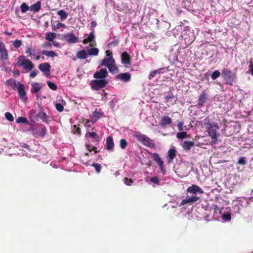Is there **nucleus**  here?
Masks as SVG:
<instances>
[{"mask_svg":"<svg viewBox=\"0 0 253 253\" xmlns=\"http://www.w3.org/2000/svg\"><path fill=\"white\" fill-rule=\"evenodd\" d=\"M187 194L189 193L192 194L191 196L187 195L185 199L183 200L179 206H182L187 204H191L197 202L200 199V197L197 196V194H202L204 193L202 189L199 186L196 185H192V186L188 187L186 190Z\"/></svg>","mask_w":253,"mask_h":253,"instance_id":"nucleus-1","label":"nucleus"},{"mask_svg":"<svg viewBox=\"0 0 253 253\" xmlns=\"http://www.w3.org/2000/svg\"><path fill=\"white\" fill-rule=\"evenodd\" d=\"M106 56L102 61L101 65L107 67L110 72L115 74L119 72L118 67L115 64V59L113 58L112 52L110 50L106 51Z\"/></svg>","mask_w":253,"mask_h":253,"instance_id":"nucleus-2","label":"nucleus"},{"mask_svg":"<svg viewBox=\"0 0 253 253\" xmlns=\"http://www.w3.org/2000/svg\"><path fill=\"white\" fill-rule=\"evenodd\" d=\"M17 65L19 67H22L27 72L31 71L34 67V64L26 57L21 55L18 57Z\"/></svg>","mask_w":253,"mask_h":253,"instance_id":"nucleus-3","label":"nucleus"},{"mask_svg":"<svg viewBox=\"0 0 253 253\" xmlns=\"http://www.w3.org/2000/svg\"><path fill=\"white\" fill-rule=\"evenodd\" d=\"M133 136L138 141L141 142L145 146L150 148H154L155 146V144L153 142V140L145 134L136 133L134 134Z\"/></svg>","mask_w":253,"mask_h":253,"instance_id":"nucleus-4","label":"nucleus"},{"mask_svg":"<svg viewBox=\"0 0 253 253\" xmlns=\"http://www.w3.org/2000/svg\"><path fill=\"white\" fill-rule=\"evenodd\" d=\"M221 74L223 78L227 84L232 85L233 83L236 81V74L232 72L230 69H224L222 71Z\"/></svg>","mask_w":253,"mask_h":253,"instance_id":"nucleus-5","label":"nucleus"},{"mask_svg":"<svg viewBox=\"0 0 253 253\" xmlns=\"http://www.w3.org/2000/svg\"><path fill=\"white\" fill-rule=\"evenodd\" d=\"M8 83H10L11 84H13L17 87L19 97L23 101L27 100V97L25 91V87L23 84H21L19 82L15 80H9L7 81Z\"/></svg>","mask_w":253,"mask_h":253,"instance_id":"nucleus-6","label":"nucleus"},{"mask_svg":"<svg viewBox=\"0 0 253 253\" xmlns=\"http://www.w3.org/2000/svg\"><path fill=\"white\" fill-rule=\"evenodd\" d=\"M218 129L219 127L216 125H211L208 128L209 135L211 138V144H215L217 142V130Z\"/></svg>","mask_w":253,"mask_h":253,"instance_id":"nucleus-7","label":"nucleus"},{"mask_svg":"<svg viewBox=\"0 0 253 253\" xmlns=\"http://www.w3.org/2000/svg\"><path fill=\"white\" fill-rule=\"evenodd\" d=\"M108 83V81L105 79L93 80L90 83L91 88L93 90H98L104 87Z\"/></svg>","mask_w":253,"mask_h":253,"instance_id":"nucleus-8","label":"nucleus"},{"mask_svg":"<svg viewBox=\"0 0 253 253\" xmlns=\"http://www.w3.org/2000/svg\"><path fill=\"white\" fill-rule=\"evenodd\" d=\"M151 154L153 156L154 160L157 163V164L160 167L162 173L163 174H165L166 172V168L164 164V162L160 157L159 155L157 153H152Z\"/></svg>","mask_w":253,"mask_h":253,"instance_id":"nucleus-9","label":"nucleus"},{"mask_svg":"<svg viewBox=\"0 0 253 253\" xmlns=\"http://www.w3.org/2000/svg\"><path fill=\"white\" fill-rule=\"evenodd\" d=\"M39 69L43 73L44 75L48 77L50 75L51 66L48 63H43L39 65Z\"/></svg>","mask_w":253,"mask_h":253,"instance_id":"nucleus-10","label":"nucleus"},{"mask_svg":"<svg viewBox=\"0 0 253 253\" xmlns=\"http://www.w3.org/2000/svg\"><path fill=\"white\" fill-rule=\"evenodd\" d=\"M46 127L43 125L35 128L33 130V134L41 137H43L46 133Z\"/></svg>","mask_w":253,"mask_h":253,"instance_id":"nucleus-11","label":"nucleus"},{"mask_svg":"<svg viewBox=\"0 0 253 253\" xmlns=\"http://www.w3.org/2000/svg\"><path fill=\"white\" fill-rule=\"evenodd\" d=\"M108 74L107 69H101L94 74L93 77L96 79H105V78L107 77Z\"/></svg>","mask_w":253,"mask_h":253,"instance_id":"nucleus-12","label":"nucleus"},{"mask_svg":"<svg viewBox=\"0 0 253 253\" xmlns=\"http://www.w3.org/2000/svg\"><path fill=\"white\" fill-rule=\"evenodd\" d=\"M0 57L3 60H7L8 57V51L2 42H0Z\"/></svg>","mask_w":253,"mask_h":253,"instance_id":"nucleus-13","label":"nucleus"},{"mask_svg":"<svg viewBox=\"0 0 253 253\" xmlns=\"http://www.w3.org/2000/svg\"><path fill=\"white\" fill-rule=\"evenodd\" d=\"M208 99V95L205 90L203 91L200 94L198 99V105L199 108H201L204 106V104L206 103Z\"/></svg>","mask_w":253,"mask_h":253,"instance_id":"nucleus-14","label":"nucleus"},{"mask_svg":"<svg viewBox=\"0 0 253 253\" xmlns=\"http://www.w3.org/2000/svg\"><path fill=\"white\" fill-rule=\"evenodd\" d=\"M117 78L124 83H127L131 79V74L127 72L121 73L117 76Z\"/></svg>","mask_w":253,"mask_h":253,"instance_id":"nucleus-15","label":"nucleus"},{"mask_svg":"<svg viewBox=\"0 0 253 253\" xmlns=\"http://www.w3.org/2000/svg\"><path fill=\"white\" fill-rule=\"evenodd\" d=\"M49 116L43 110H41L39 112L36 116V120L37 121H38L39 119H40L42 122L46 123L49 121Z\"/></svg>","mask_w":253,"mask_h":253,"instance_id":"nucleus-16","label":"nucleus"},{"mask_svg":"<svg viewBox=\"0 0 253 253\" xmlns=\"http://www.w3.org/2000/svg\"><path fill=\"white\" fill-rule=\"evenodd\" d=\"M103 114L104 113L102 111H98L97 109H96L93 112L92 115L91 117V122L93 124L95 122H97V120L103 115Z\"/></svg>","mask_w":253,"mask_h":253,"instance_id":"nucleus-17","label":"nucleus"},{"mask_svg":"<svg viewBox=\"0 0 253 253\" xmlns=\"http://www.w3.org/2000/svg\"><path fill=\"white\" fill-rule=\"evenodd\" d=\"M130 56L126 52H124L121 55V62L124 65H128L130 63Z\"/></svg>","mask_w":253,"mask_h":253,"instance_id":"nucleus-18","label":"nucleus"},{"mask_svg":"<svg viewBox=\"0 0 253 253\" xmlns=\"http://www.w3.org/2000/svg\"><path fill=\"white\" fill-rule=\"evenodd\" d=\"M172 123L171 119L167 116H164L162 117L159 125L162 127H165L168 125H170Z\"/></svg>","mask_w":253,"mask_h":253,"instance_id":"nucleus-19","label":"nucleus"},{"mask_svg":"<svg viewBox=\"0 0 253 253\" xmlns=\"http://www.w3.org/2000/svg\"><path fill=\"white\" fill-rule=\"evenodd\" d=\"M235 125H227L224 126V130L228 135H232L236 132Z\"/></svg>","mask_w":253,"mask_h":253,"instance_id":"nucleus-20","label":"nucleus"},{"mask_svg":"<svg viewBox=\"0 0 253 253\" xmlns=\"http://www.w3.org/2000/svg\"><path fill=\"white\" fill-rule=\"evenodd\" d=\"M67 41L69 43H76L78 42V38L73 33L68 34L66 36Z\"/></svg>","mask_w":253,"mask_h":253,"instance_id":"nucleus-21","label":"nucleus"},{"mask_svg":"<svg viewBox=\"0 0 253 253\" xmlns=\"http://www.w3.org/2000/svg\"><path fill=\"white\" fill-rule=\"evenodd\" d=\"M176 156V150L174 148H170L168 151V162H171Z\"/></svg>","mask_w":253,"mask_h":253,"instance_id":"nucleus-22","label":"nucleus"},{"mask_svg":"<svg viewBox=\"0 0 253 253\" xmlns=\"http://www.w3.org/2000/svg\"><path fill=\"white\" fill-rule=\"evenodd\" d=\"M41 8V3L40 1H37L36 3L32 4L30 7V10L32 12H38Z\"/></svg>","mask_w":253,"mask_h":253,"instance_id":"nucleus-23","label":"nucleus"},{"mask_svg":"<svg viewBox=\"0 0 253 253\" xmlns=\"http://www.w3.org/2000/svg\"><path fill=\"white\" fill-rule=\"evenodd\" d=\"M32 88L31 92L32 93L38 92L41 89L42 86L38 83H34L31 84Z\"/></svg>","mask_w":253,"mask_h":253,"instance_id":"nucleus-24","label":"nucleus"},{"mask_svg":"<svg viewBox=\"0 0 253 253\" xmlns=\"http://www.w3.org/2000/svg\"><path fill=\"white\" fill-rule=\"evenodd\" d=\"M107 147V150H110L113 149L114 146V143L113 139L112 136H108L106 139Z\"/></svg>","mask_w":253,"mask_h":253,"instance_id":"nucleus-25","label":"nucleus"},{"mask_svg":"<svg viewBox=\"0 0 253 253\" xmlns=\"http://www.w3.org/2000/svg\"><path fill=\"white\" fill-rule=\"evenodd\" d=\"M194 145V142L191 141H185L183 143L182 146L184 150H189Z\"/></svg>","mask_w":253,"mask_h":253,"instance_id":"nucleus-26","label":"nucleus"},{"mask_svg":"<svg viewBox=\"0 0 253 253\" xmlns=\"http://www.w3.org/2000/svg\"><path fill=\"white\" fill-rule=\"evenodd\" d=\"M77 56L79 59H84L87 57V54L85 50H81L77 52Z\"/></svg>","mask_w":253,"mask_h":253,"instance_id":"nucleus-27","label":"nucleus"},{"mask_svg":"<svg viewBox=\"0 0 253 253\" xmlns=\"http://www.w3.org/2000/svg\"><path fill=\"white\" fill-rule=\"evenodd\" d=\"M87 137H90L95 139L96 141H99V137L98 134L95 132H88L86 134Z\"/></svg>","mask_w":253,"mask_h":253,"instance_id":"nucleus-28","label":"nucleus"},{"mask_svg":"<svg viewBox=\"0 0 253 253\" xmlns=\"http://www.w3.org/2000/svg\"><path fill=\"white\" fill-rule=\"evenodd\" d=\"M42 53L48 57H53L58 56L57 54L53 51L42 50Z\"/></svg>","mask_w":253,"mask_h":253,"instance_id":"nucleus-29","label":"nucleus"},{"mask_svg":"<svg viewBox=\"0 0 253 253\" xmlns=\"http://www.w3.org/2000/svg\"><path fill=\"white\" fill-rule=\"evenodd\" d=\"M57 14L60 17V20L63 21L67 18L68 14L64 10H60L57 12Z\"/></svg>","mask_w":253,"mask_h":253,"instance_id":"nucleus-30","label":"nucleus"},{"mask_svg":"<svg viewBox=\"0 0 253 253\" xmlns=\"http://www.w3.org/2000/svg\"><path fill=\"white\" fill-rule=\"evenodd\" d=\"M87 52L90 55L96 56L98 54L99 50L97 48L93 47L88 49Z\"/></svg>","mask_w":253,"mask_h":253,"instance_id":"nucleus-31","label":"nucleus"},{"mask_svg":"<svg viewBox=\"0 0 253 253\" xmlns=\"http://www.w3.org/2000/svg\"><path fill=\"white\" fill-rule=\"evenodd\" d=\"M25 53L28 54V56H36V50L34 48H31L30 47H27Z\"/></svg>","mask_w":253,"mask_h":253,"instance_id":"nucleus-32","label":"nucleus"},{"mask_svg":"<svg viewBox=\"0 0 253 253\" xmlns=\"http://www.w3.org/2000/svg\"><path fill=\"white\" fill-rule=\"evenodd\" d=\"M56 34L54 33H47L45 37V39L49 42H51L56 37Z\"/></svg>","mask_w":253,"mask_h":253,"instance_id":"nucleus-33","label":"nucleus"},{"mask_svg":"<svg viewBox=\"0 0 253 253\" xmlns=\"http://www.w3.org/2000/svg\"><path fill=\"white\" fill-rule=\"evenodd\" d=\"M16 122L17 123H24L25 124H29V121L27 120V119L26 118L22 117H18L16 119Z\"/></svg>","mask_w":253,"mask_h":253,"instance_id":"nucleus-34","label":"nucleus"},{"mask_svg":"<svg viewBox=\"0 0 253 253\" xmlns=\"http://www.w3.org/2000/svg\"><path fill=\"white\" fill-rule=\"evenodd\" d=\"M20 8L21 12L22 13H25L30 9V7L25 2H23L21 5Z\"/></svg>","mask_w":253,"mask_h":253,"instance_id":"nucleus-35","label":"nucleus"},{"mask_svg":"<svg viewBox=\"0 0 253 253\" xmlns=\"http://www.w3.org/2000/svg\"><path fill=\"white\" fill-rule=\"evenodd\" d=\"M47 84L48 86L53 90H56L57 88L56 84L51 81H47Z\"/></svg>","mask_w":253,"mask_h":253,"instance_id":"nucleus-36","label":"nucleus"},{"mask_svg":"<svg viewBox=\"0 0 253 253\" xmlns=\"http://www.w3.org/2000/svg\"><path fill=\"white\" fill-rule=\"evenodd\" d=\"M127 145V142L125 139L120 140V147L122 149H125Z\"/></svg>","mask_w":253,"mask_h":253,"instance_id":"nucleus-37","label":"nucleus"},{"mask_svg":"<svg viewBox=\"0 0 253 253\" xmlns=\"http://www.w3.org/2000/svg\"><path fill=\"white\" fill-rule=\"evenodd\" d=\"M187 134L186 131L179 132L176 134V137L178 139H183V138H184L185 137H186V136H187Z\"/></svg>","mask_w":253,"mask_h":253,"instance_id":"nucleus-38","label":"nucleus"},{"mask_svg":"<svg viewBox=\"0 0 253 253\" xmlns=\"http://www.w3.org/2000/svg\"><path fill=\"white\" fill-rule=\"evenodd\" d=\"M220 72L218 70H215L212 74L211 77L213 80H214L216 79L217 78H218L220 76Z\"/></svg>","mask_w":253,"mask_h":253,"instance_id":"nucleus-39","label":"nucleus"},{"mask_svg":"<svg viewBox=\"0 0 253 253\" xmlns=\"http://www.w3.org/2000/svg\"><path fill=\"white\" fill-rule=\"evenodd\" d=\"M237 164L240 165H245L247 164V161L245 157H241L239 158V160L237 162Z\"/></svg>","mask_w":253,"mask_h":253,"instance_id":"nucleus-40","label":"nucleus"},{"mask_svg":"<svg viewBox=\"0 0 253 253\" xmlns=\"http://www.w3.org/2000/svg\"><path fill=\"white\" fill-rule=\"evenodd\" d=\"M22 45V42L20 40H16L13 42V45L16 48H18Z\"/></svg>","mask_w":253,"mask_h":253,"instance_id":"nucleus-41","label":"nucleus"},{"mask_svg":"<svg viewBox=\"0 0 253 253\" xmlns=\"http://www.w3.org/2000/svg\"><path fill=\"white\" fill-rule=\"evenodd\" d=\"M92 166L95 168L97 173H99L101 171V166L100 164L94 163Z\"/></svg>","mask_w":253,"mask_h":253,"instance_id":"nucleus-42","label":"nucleus"},{"mask_svg":"<svg viewBox=\"0 0 253 253\" xmlns=\"http://www.w3.org/2000/svg\"><path fill=\"white\" fill-rule=\"evenodd\" d=\"M6 119L10 122H12L14 120V118L12 115L9 112H6L5 114Z\"/></svg>","mask_w":253,"mask_h":253,"instance_id":"nucleus-43","label":"nucleus"},{"mask_svg":"<svg viewBox=\"0 0 253 253\" xmlns=\"http://www.w3.org/2000/svg\"><path fill=\"white\" fill-rule=\"evenodd\" d=\"M124 182L125 184L127 186H130L131 184L133 182V180L132 179L128 178L126 177L124 179Z\"/></svg>","mask_w":253,"mask_h":253,"instance_id":"nucleus-44","label":"nucleus"},{"mask_svg":"<svg viewBox=\"0 0 253 253\" xmlns=\"http://www.w3.org/2000/svg\"><path fill=\"white\" fill-rule=\"evenodd\" d=\"M157 74H158V71H156V70L151 72L149 74L148 79L150 80H151L153 78L155 77Z\"/></svg>","mask_w":253,"mask_h":253,"instance_id":"nucleus-45","label":"nucleus"},{"mask_svg":"<svg viewBox=\"0 0 253 253\" xmlns=\"http://www.w3.org/2000/svg\"><path fill=\"white\" fill-rule=\"evenodd\" d=\"M94 38H95V36L94 35V32L92 31L89 34V35H88V36L87 38L89 41V42H91L93 41H94Z\"/></svg>","mask_w":253,"mask_h":253,"instance_id":"nucleus-46","label":"nucleus"},{"mask_svg":"<svg viewBox=\"0 0 253 253\" xmlns=\"http://www.w3.org/2000/svg\"><path fill=\"white\" fill-rule=\"evenodd\" d=\"M55 107L56 110H58L59 112H62L63 111L64 107L60 103H56Z\"/></svg>","mask_w":253,"mask_h":253,"instance_id":"nucleus-47","label":"nucleus"},{"mask_svg":"<svg viewBox=\"0 0 253 253\" xmlns=\"http://www.w3.org/2000/svg\"><path fill=\"white\" fill-rule=\"evenodd\" d=\"M73 131L75 133H78V134H81V129L77 125L74 126V128H73Z\"/></svg>","mask_w":253,"mask_h":253,"instance_id":"nucleus-48","label":"nucleus"},{"mask_svg":"<svg viewBox=\"0 0 253 253\" xmlns=\"http://www.w3.org/2000/svg\"><path fill=\"white\" fill-rule=\"evenodd\" d=\"M150 181L153 183L159 184L160 179L156 176L151 177Z\"/></svg>","mask_w":253,"mask_h":253,"instance_id":"nucleus-49","label":"nucleus"},{"mask_svg":"<svg viewBox=\"0 0 253 253\" xmlns=\"http://www.w3.org/2000/svg\"><path fill=\"white\" fill-rule=\"evenodd\" d=\"M222 218L223 219L229 221L231 220V215L230 213H224L222 215Z\"/></svg>","mask_w":253,"mask_h":253,"instance_id":"nucleus-50","label":"nucleus"},{"mask_svg":"<svg viewBox=\"0 0 253 253\" xmlns=\"http://www.w3.org/2000/svg\"><path fill=\"white\" fill-rule=\"evenodd\" d=\"M174 97V95L172 93H170L168 95H167L166 97H165V99H166V101L167 102H169V100L173 98Z\"/></svg>","mask_w":253,"mask_h":253,"instance_id":"nucleus-51","label":"nucleus"},{"mask_svg":"<svg viewBox=\"0 0 253 253\" xmlns=\"http://www.w3.org/2000/svg\"><path fill=\"white\" fill-rule=\"evenodd\" d=\"M38 73L39 71L38 70L32 71L30 74V77L31 78H34L38 75Z\"/></svg>","mask_w":253,"mask_h":253,"instance_id":"nucleus-52","label":"nucleus"},{"mask_svg":"<svg viewBox=\"0 0 253 253\" xmlns=\"http://www.w3.org/2000/svg\"><path fill=\"white\" fill-rule=\"evenodd\" d=\"M249 69L251 75L253 76V61H250Z\"/></svg>","mask_w":253,"mask_h":253,"instance_id":"nucleus-53","label":"nucleus"},{"mask_svg":"<svg viewBox=\"0 0 253 253\" xmlns=\"http://www.w3.org/2000/svg\"><path fill=\"white\" fill-rule=\"evenodd\" d=\"M183 122H179L177 124L178 128L180 131H181L183 130Z\"/></svg>","mask_w":253,"mask_h":253,"instance_id":"nucleus-54","label":"nucleus"},{"mask_svg":"<svg viewBox=\"0 0 253 253\" xmlns=\"http://www.w3.org/2000/svg\"><path fill=\"white\" fill-rule=\"evenodd\" d=\"M65 27V25L63 23H60V22H59L57 24L55 28L57 29H60L61 27Z\"/></svg>","mask_w":253,"mask_h":253,"instance_id":"nucleus-55","label":"nucleus"},{"mask_svg":"<svg viewBox=\"0 0 253 253\" xmlns=\"http://www.w3.org/2000/svg\"><path fill=\"white\" fill-rule=\"evenodd\" d=\"M12 73H13V75L16 77L19 76L20 74V71L17 69L13 70Z\"/></svg>","mask_w":253,"mask_h":253,"instance_id":"nucleus-56","label":"nucleus"},{"mask_svg":"<svg viewBox=\"0 0 253 253\" xmlns=\"http://www.w3.org/2000/svg\"><path fill=\"white\" fill-rule=\"evenodd\" d=\"M212 207L214 211L216 212L219 210L218 207L216 205H213Z\"/></svg>","mask_w":253,"mask_h":253,"instance_id":"nucleus-57","label":"nucleus"},{"mask_svg":"<svg viewBox=\"0 0 253 253\" xmlns=\"http://www.w3.org/2000/svg\"><path fill=\"white\" fill-rule=\"evenodd\" d=\"M156 71H158V73H159V74H160L161 73H164L165 72V68H161L158 70H156Z\"/></svg>","mask_w":253,"mask_h":253,"instance_id":"nucleus-58","label":"nucleus"},{"mask_svg":"<svg viewBox=\"0 0 253 253\" xmlns=\"http://www.w3.org/2000/svg\"><path fill=\"white\" fill-rule=\"evenodd\" d=\"M91 26V28H94L96 26V22L94 21H93L91 22V24H90Z\"/></svg>","mask_w":253,"mask_h":253,"instance_id":"nucleus-59","label":"nucleus"},{"mask_svg":"<svg viewBox=\"0 0 253 253\" xmlns=\"http://www.w3.org/2000/svg\"><path fill=\"white\" fill-rule=\"evenodd\" d=\"M118 43H119V41H117V40L116 41H113V42H111V44H113L114 46L117 45Z\"/></svg>","mask_w":253,"mask_h":253,"instance_id":"nucleus-60","label":"nucleus"},{"mask_svg":"<svg viewBox=\"0 0 253 253\" xmlns=\"http://www.w3.org/2000/svg\"><path fill=\"white\" fill-rule=\"evenodd\" d=\"M86 146V149L89 151V152H91L92 151V150L91 149V147L89 145V144H86L85 145Z\"/></svg>","mask_w":253,"mask_h":253,"instance_id":"nucleus-61","label":"nucleus"},{"mask_svg":"<svg viewBox=\"0 0 253 253\" xmlns=\"http://www.w3.org/2000/svg\"><path fill=\"white\" fill-rule=\"evenodd\" d=\"M89 42V41H88V40L87 39V38L84 39L83 40V43H84V44H86V43H87V42Z\"/></svg>","mask_w":253,"mask_h":253,"instance_id":"nucleus-62","label":"nucleus"},{"mask_svg":"<svg viewBox=\"0 0 253 253\" xmlns=\"http://www.w3.org/2000/svg\"><path fill=\"white\" fill-rule=\"evenodd\" d=\"M97 149V148L95 146L93 147L92 148H91V150L94 151V152L95 153H97V151L96 150Z\"/></svg>","mask_w":253,"mask_h":253,"instance_id":"nucleus-63","label":"nucleus"},{"mask_svg":"<svg viewBox=\"0 0 253 253\" xmlns=\"http://www.w3.org/2000/svg\"><path fill=\"white\" fill-rule=\"evenodd\" d=\"M117 100L116 99L112 100L111 101L109 102V104L112 105L114 103L117 102Z\"/></svg>","mask_w":253,"mask_h":253,"instance_id":"nucleus-64","label":"nucleus"}]
</instances>
